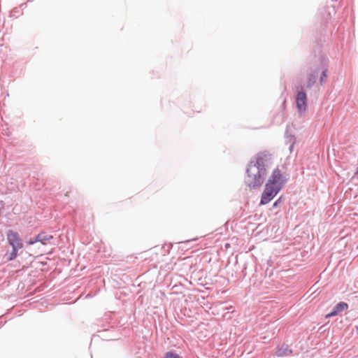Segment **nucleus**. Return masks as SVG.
<instances>
[{"label":"nucleus","instance_id":"nucleus-1","mask_svg":"<svg viewBox=\"0 0 358 358\" xmlns=\"http://www.w3.org/2000/svg\"><path fill=\"white\" fill-rule=\"evenodd\" d=\"M265 175L266 168L259 169L256 164H249L247 169L246 182L250 187H258L262 184Z\"/></svg>","mask_w":358,"mask_h":358},{"label":"nucleus","instance_id":"nucleus-2","mask_svg":"<svg viewBox=\"0 0 358 358\" xmlns=\"http://www.w3.org/2000/svg\"><path fill=\"white\" fill-rule=\"evenodd\" d=\"M285 180L282 178V175L281 174L280 171L275 169L273 171L266 184L275 189L279 187L280 191L282 189Z\"/></svg>","mask_w":358,"mask_h":358},{"label":"nucleus","instance_id":"nucleus-3","mask_svg":"<svg viewBox=\"0 0 358 358\" xmlns=\"http://www.w3.org/2000/svg\"><path fill=\"white\" fill-rule=\"evenodd\" d=\"M279 192V187L275 189L266 184L265 189L262 195L260 203L262 205L268 203Z\"/></svg>","mask_w":358,"mask_h":358},{"label":"nucleus","instance_id":"nucleus-4","mask_svg":"<svg viewBox=\"0 0 358 358\" xmlns=\"http://www.w3.org/2000/svg\"><path fill=\"white\" fill-rule=\"evenodd\" d=\"M7 240L13 248L20 250L22 248L23 243L17 233L9 231L7 234Z\"/></svg>","mask_w":358,"mask_h":358},{"label":"nucleus","instance_id":"nucleus-5","mask_svg":"<svg viewBox=\"0 0 358 358\" xmlns=\"http://www.w3.org/2000/svg\"><path fill=\"white\" fill-rule=\"evenodd\" d=\"M296 101L299 112L300 113H304L307 106L306 94L303 91L299 92L296 96Z\"/></svg>","mask_w":358,"mask_h":358},{"label":"nucleus","instance_id":"nucleus-6","mask_svg":"<svg viewBox=\"0 0 358 358\" xmlns=\"http://www.w3.org/2000/svg\"><path fill=\"white\" fill-rule=\"evenodd\" d=\"M270 159L271 157L268 154L261 152L257 155L255 163H250V164H256L259 169L265 168Z\"/></svg>","mask_w":358,"mask_h":358},{"label":"nucleus","instance_id":"nucleus-7","mask_svg":"<svg viewBox=\"0 0 358 358\" xmlns=\"http://www.w3.org/2000/svg\"><path fill=\"white\" fill-rule=\"evenodd\" d=\"M318 71L312 70L306 76V85L307 88L312 87L317 81Z\"/></svg>","mask_w":358,"mask_h":358},{"label":"nucleus","instance_id":"nucleus-8","mask_svg":"<svg viewBox=\"0 0 358 358\" xmlns=\"http://www.w3.org/2000/svg\"><path fill=\"white\" fill-rule=\"evenodd\" d=\"M52 237L49 234H45L43 233L39 234L36 238H31L28 241L29 245H32L36 242H41L42 244H45L46 241L51 239Z\"/></svg>","mask_w":358,"mask_h":358},{"label":"nucleus","instance_id":"nucleus-9","mask_svg":"<svg viewBox=\"0 0 358 358\" xmlns=\"http://www.w3.org/2000/svg\"><path fill=\"white\" fill-rule=\"evenodd\" d=\"M17 250H17V249L13 248L11 252H6L3 257L6 262H10V261H12L14 259H15V257L17 255Z\"/></svg>","mask_w":358,"mask_h":358},{"label":"nucleus","instance_id":"nucleus-10","mask_svg":"<svg viewBox=\"0 0 358 358\" xmlns=\"http://www.w3.org/2000/svg\"><path fill=\"white\" fill-rule=\"evenodd\" d=\"M334 308L336 310L338 313H340L341 311L347 310L348 308V305L345 302H340L334 307Z\"/></svg>","mask_w":358,"mask_h":358},{"label":"nucleus","instance_id":"nucleus-11","mask_svg":"<svg viewBox=\"0 0 358 358\" xmlns=\"http://www.w3.org/2000/svg\"><path fill=\"white\" fill-rule=\"evenodd\" d=\"M164 358H181V357L173 351H169L165 354Z\"/></svg>","mask_w":358,"mask_h":358},{"label":"nucleus","instance_id":"nucleus-12","mask_svg":"<svg viewBox=\"0 0 358 358\" xmlns=\"http://www.w3.org/2000/svg\"><path fill=\"white\" fill-rule=\"evenodd\" d=\"M338 313L336 311V310L335 308H334V310L332 312H331L330 313L327 314L326 315V317L329 318V317H331L333 316H336V315H338Z\"/></svg>","mask_w":358,"mask_h":358},{"label":"nucleus","instance_id":"nucleus-13","mask_svg":"<svg viewBox=\"0 0 358 358\" xmlns=\"http://www.w3.org/2000/svg\"><path fill=\"white\" fill-rule=\"evenodd\" d=\"M327 77L326 71H323L320 77V83H323L324 79Z\"/></svg>","mask_w":358,"mask_h":358},{"label":"nucleus","instance_id":"nucleus-14","mask_svg":"<svg viewBox=\"0 0 358 358\" xmlns=\"http://www.w3.org/2000/svg\"><path fill=\"white\" fill-rule=\"evenodd\" d=\"M276 355L278 356H282L285 355V353L282 352L281 350L279 349L275 352Z\"/></svg>","mask_w":358,"mask_h":358},{"label":"nucleus","instance_id":"nucleus-15","mask_svg":"<svg viewBox=\"0 0 358 358\" xmlns=\"http://www.w3.org/2000/svg\"><path fill=\"white\" fill-rule=\"evenodd\" d=\"M279 201H276L274 203H273V206L275 207L278 206V203Z\"/></svg>","mask_w":358,"mask_h":358},{"label":"nucleus","instance_id":"nucleus-16","mask_svg":"<svg viewBox=\"0 0 358 358\" xmlns=\"http://www.w3.org/2000/svg\"><path fill=\"white\" fill-rule=\"evenodd\" d=\"M357 328H358V327H357Z\"/></svg>","mask_w":358,"mask_h":358}]
</instances>
